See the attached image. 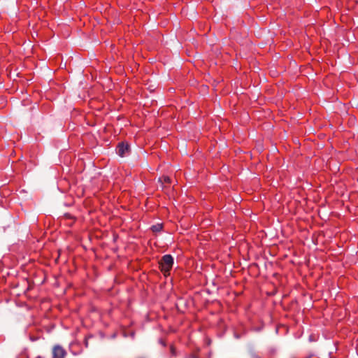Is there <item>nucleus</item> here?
<instances>
[{
  "label": "nucleus",
  "instance_id": "obj_4",
  "mask_svg": "<svg viewBox=\"0 0 358 358\" xmlns=\"http://www.w3.org/2000/svg\"><path fill=\"white\" fill-rule=\"evenodd\" d=\"M162 224H157L151 227V229L153 232H159L162 229Z\"/></svg>",
  "mask_w": 358,
  "mask_h": 358
},
{
  "label": "nucleus",
  "instance_id": "obj_7",
  "mask_svg": "<svg viewBox=\"0 0 358 358\" xmlns=\"http://www.w3.org/2000/svg\"><path fill=\"white\" fill-rule=\"evenodd\" d=\"M192 358H196V357L192 355Z\"/></svg>",
  "mask_w": 358,
  "mask_h": 358
},
{
  "label": "nucleus",
  "instance_id": "obj_2",
  "mask_svg": "<svg viewBox=\"0 0 358 358\" xmlns=\"http://www.w3.org/2000/svg\"><path fill=\"white\" fill-rule=\"evenodd\" d=\"M117 153L120 156L131 155V148L127 143L121 142L117 146Z\"/></svg>",
  "mask_w": 358,
  "mask_h": 358
},
{
  "label": "nucleus",
  "instance_id": "obj_6",
  "mask_svg": "<svg viewBox=\"0 0 358 358\" xmlns=\"http://www.w3.org/2000/svg\"><path fill=\"white\" fill-rule=\"evenodd\" d=\"M241 152H242V150H239L238 151H237V152H236V155H241Z\"/></svg>",
  "mask_w": 358,
  "mask_h": 358
},
{
  "label": "nucleus",
  "instance_id": "obj_1",
  "mask_svg": "<svg viewBox=\"0 0 358 358\" xmlns=\"http://www.w3.org/2000/svg\"><path fill=\"white\" fill-rule=\"evenodd\" d=\"M173 264V258L171 255H165L159 262V267L164 275H169V272Z\"/></svg>",
  "mask_w": 358,
  "mask_h": 358
},
{
  "label": "nucleus",
  "instance_id": "obj_3",
  "mask_svg": "<svg viewBox=\"0 0 358 358\" xmlns=\"http://www.w3.org/2000/svg\"><path fill=\"white\" fill-rule=\"evenodd\" d=\"M66 355V350L59 345H56L52 348L53 358H65Z\"/></svg>",
  "mask_w": 358,
  "mask_h": 358
},
{
  "label": "nucleus",
  "instance_id": "obj_5",
  "mask_svg": "<svg viewBox=\"0 0 358 358\" xmlns=\"http://www.w3.org/2000/svg\"><path fill=\"white\" fill-rule=\"evenodd\" d=\"M159 181L162 183L166 182L170 183L171 182V178L169 176H163L162 178H159Z\"/></svg>",
  "mask_w": 358,
  "mask_h": 358
}]
</instances>
